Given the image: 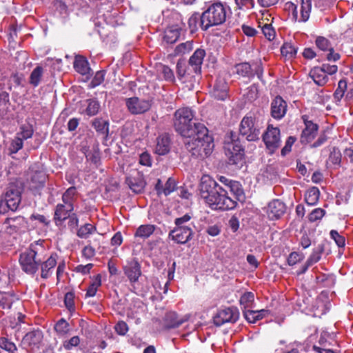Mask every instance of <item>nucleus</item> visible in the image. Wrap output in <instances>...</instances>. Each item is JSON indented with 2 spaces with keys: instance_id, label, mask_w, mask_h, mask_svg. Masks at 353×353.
Masks as SVG:
<instances>
[{
  "instance_id": "nucleus-1",
  "label": "nucleus",
  "mask_w": 353,
  "mask_h": 353,
  "mask_svg": "<svg viewBox=\"0 0 353 353\" xmlns=\"http://www.w3.org/2000/svg\"><path fill=\"white\" fill-rule=\"evenodd\" d=\"M174 126L185 139V147L192 156L205 158L211 154L214 147L213 139L208 134L207 128L196 121L190 108H182L175 112Z\"/></svg>"
},
{
  "instance_id": "nucleus-14",
  "label": "nucleus",
  "mask_w": 353,
  "mask_h": 353,
  "mask_svg": "<svg viewBox=\"0 0 353 353\" xmlns=\"http://www.w3.org/2000/svg\"><path fill=\"white\" fill-rule=\"evenodd\" d=\"M315 43L316 47L322 51H329L327 54V59L330 61H336L339 59L340 54L334 52L331 42L327 38L319 36L316 38Z\"/></svg>"
},
{
  "instance_id": "nucleus-42",
  "label": "nucleus",
  "mask_w": 353,
  "mask_h": 353,
  "mask_svg": "<svg viewBox=\"0 0 353 353\" xmlns=\"http://www.w3.org/2000/svg\"><path fill=\"white\" fill-rule=\"evenodd\" d=\"M192 72L190 65L187 68L185 63L183 60H179L176 63V74L179 78H182L187 75H191Z\"/></svg>"
},
{
  "instance_id": "nucleus-5",
  "label": "nucleus",
  "mask_w": 353,
  "mask_h": 353,
  "mask_svg": "<svg viewBox=\"0 0 353 353\" xmlns=\"http://www.w3.org/2000/svg\"><path fill=\"white\" fill-rule=\"evenodd\" d=\"M223 148L230 164L238 165L243 161L244 150L238 139L227 137Z\"/></svg>"
},
{
  "instance_id": "nucleus-4",
  "label": "nucleus",
  "mask_w": 353,
  "mask_h": 353,
  "mask_svg": "<svg viewBox=\"0 0 353 353\" xmlns=\"http://www.w3.org/2000/svg\"><path fill=\"white\" fill-rule=\"evenodd\" d=\"M240 134L248 141H256L259 139L261 126L254 117L245 116L241 121Z\"/></svg>"
},
{
  "instance_id": "nucleus-63",
  "label": "nucleus",
  "mask_w": 353,
  "mask_h": 353,
  "mask_svg": "<svg viewBox=\"0 0 353 353\" xmlns=\"http://www.w3.org/2000/svg\"><path fill=\"white\" fill-rule=\"evenodd\" d=\"M264 36L269 40L271 41L274 39L275 31L274 28L270 24H265L261 29Z\"/></svg>"
},
{
  "instance_id": "nucleus-16",
  "label": "nucleus",
  "mask_w": 353,
  "mask_h": 353,
  "mask_svg": "<svg viewBox=\"0 0 353 353\" xmlns=\"http://www.w3.org/2000/svg\"><path fill=\"white\" fill-rule=\"evenodd\" d=\"M170 236L172 237L177 243L184 244L192 238V228L186 227L185 228H174L170 232Z\"/></svg>"
},
{
  "instance_id": "nucleus-27",
  "label": "nucleus",
  "mask_w": 353,
  "mask_h": 353,
  "mask_svg": "<svg viewBox=\"0 0 353 353\" xmlns=\"http://www.w3.org/2000/svg\"><path fill=\"white\" fill-rule=\"evenodd\" d=\"M57 265V255L52 254L44 263L41 265V276L43 279H48L52 273V270Z\"/></svg>"
},
{
  "instance_id": "nucleus-10",
  "label": "nucleus",
  "mask_w": 353,
  "mask_h": 353,
  "mask_svg": "<svg viewBox=\"0 0 353 353\" xmlns=\"http://www.w3.org/2000/svg\"><path fill=\"white\" fill-rule=\"evenodd\" d=\"M239 319V312L234 307H227L221 310L214 316L213 321L215 325L221 326L225 323H234Z\"/></svg>"
},
{
  "instance_id": "nucleus-15",
  "label": "nucleus",
  "mask_w": 353,
  "mask_h": 353,
  "mask_svg": "<svg viewBox=\"0 0 353 353\" xmlns=\"http://www.w3.org/2000/svg\"><path fill=\"white\" fill-rule=\"evenodd\" d=\"M285 212V205L279 199L270 201L266 208V213L270 220L279 219Z\"/></svg>"
},
{
  "instance_id": "nucleus-38",
  "label": "nucleus",
  "mask_w": 353,
  "mask_h": 353,
  "mask_svg": "<svg viewBox=\"0 0 353 353\" xmlns=\"http://www.w3.org/2000/svg\"><path fill=\"white\" fill-rule=\"evenodd\" d=\"M179 37L180 32L179 29L170 28L165 31L163 39L168 43H174L179 39Z\"/></svg>"
},
{
  "instance_id": "nucleus-25",
  "label": "nucleus",
  "mask_w": 353,
  "mask_h": 353,
  "mask_svg": "<svg viewBox=\"0 0 353 353\" xmlns=\"http://www.w3.org/2000/svg\"><path fill=\"white\" fill-rule=\"evenodd\" d=\"M46 179V176L43 172H34L31 175L29 188L34 191L39 190L44 186Z\"/></svg>"
},
{
  "instance_id": "nucleus-53",
  "label": "nucleus",
  "mask_w": 353,
  "mask_h": 353,
  "mask_svg": "<svg viewBox=\"0 0 353 353\" xmlns=\"http://www.w3.org/2000/svg\"><path fill=\"white\" fill-rule=\"evenodd\" d=\"M325 214V211L322 208L313 210L308 215V220L310 222H315L321 220Z\"/></svg>"
},
{
  "instance_id": "nucleus-34",
  "label": "nucleus",
  "mask_w": 353,
  "mask_h": 353,
  "mask_svg": "<svg viewBox=\"0 0 353 353\" xmlns=\"http://www.w3.org/2000/svg\"><path fill=\"white\" fill-rule=\"evenodd\" d=\"M228 188L230 192L235 196L236 200L241 201L244 199V192L239 182L235 181H230Z\"/></svg>"
},
{
  "instance_id": "nucleus-26",
  "label": "nucleus",
  "mask_w": 353,
  "mask_h": 353,
  "mask_svg": "<svg viewBox=\"0 0 353 353\" xmlns=\"http://www.w3.org/2000/svg\"><path fill=\"white\" fill-rule=\"evenodd\" d=\"M20 133H17V136L12 140L10 145L8 148V154L19 163L21 162V156H17L18 151L22 148V138L19 137Z\"/></svg>"
},
{
  "instance_id": "nucleus-43",
  "label": "nucleus",
  "mask_w": 353,
  "mask_h": 353,
  "mask_svg": "<svg viewBox=\"0 0 353 353\" xmlns=\"http://www.w3.org/2000/svg\"><path fill=\"white\" fill-rule=\"evenodd\" d=\"M95 230V228L90 224L86 223L82 225L77 231V236L82 239H87L90 234H92Z\"/></svg>"
},
{
  "instance_id": "nucleus-45",
  "label": "nucleus",
  "mask_w": 353,
  "mask_h": 353,
  "mask_svg": "<svg viewBox=\"0 0 353 353\" xmlns=\"http://www.w3.org/2000/svg\"><path fill=\"white\" fill-rule=\"evenodd\" d=\"M101 284V276L97 274L87 290L86 296L92 297L96 294L98 288Z\"/></svg>"
},
{
  "instance_id": "nucleus-49",
  "label": "nucleus",
  "mask_w": 353,
  "mask_h": 353,
  "mask_svg": "<svg viewBox=\"0 0 353 353\" xmlns=\"http://www.w3.org/2000/svg\"><path fill=\"white\" fill-rule=\"evenodd\" d=\"M192 42L187 41L178 45L174 49V54L180 55L189 52L192 49Z\"/></svg>"
},
{
  "instance_id": "nucleus-9",
  "label": "nucleus",
  "mask_w": 353,
  "mask_h": 353,
  "mask_svg": "<svg viewBox=\"0 0 353 353\" xmlns=\"http://www.w3.org/2000/svg\"><path fill=\"white\" fill-rule=\"evenodd\" d=\"M285 8L292 11L293 18L295 21L306 22L310 18L312 9V1L301 0V17L299 19H298L297 7L294 3L292 2H288L285 4Z\"/></svg>"
},
{
  "instance_id": "nucleus-33",
  "label": "nucleus",
  "mask_w": 353,
  "mask_h": 353,
  "mask_svg": "<svg viewBox=\"0 0 353 353\" xmlns=\"http://www.w3.org/2000/svg\"><path fill=\"white\" fill-rule=\"evenodd\" d=\"M320 191L318 188H310L305 194V201L309 205H315L319 199Z\"/></svg>"
},
{
  "instance_id": "nucleus-58",
  "label": "nucleus",
  "mask_w": 353,
  "mask_h": 353,
  "mask_svg": "<svg viewBox=\"0 0 353 353\" xmlns=\"http://www.w3.org/2000/svg\"><path fill=\"white\" fill-rule=\"evenodd\" d=\"M236 7L243 10L252 9L254 6V0H234Z\"/></svg>"
},
{
  "instance_id": "nucleus-56",
  "label": "nucleus",
  "mask_w": 353,
  "mask_h": 353,
  "mask_svg": "<svg viewBox=\"0 0 353 353\" xmlns=\"http://www.w3.org/2000/svg\"><path fill=\"white\" fill-rule=\"evenodd\" d=\"M68 323L64 319H61L54 325V330L59 334H64L68 332Z\"/></svg>"
},
{
  "instance_id": "nucleus-13",
  "label": "nucleus",
  "mask_w": 353,
  "mask_h": 353,
  "mask_svg": "<svg viewBox=\"0 0 353 353\" xmlns=\"http://www.w3.org/2000/svg\"><path fill=\"white\" fill-rule=\"evenodd\" d=\"M37 245L31 244L26 252L23 259V272L27 274H33L38 270V262L35 259L37 254Z\"/></svg>"
},
{
  "instance_id": "nucleus-64",
  "label": "nucleus",
  "mask_w": 353,
  "mask_h": 353,
  "mask_svg": "<svg viewBox=\"0 0 353 353\" xmlns=\"http://www.w3.org/2000/svg\"><path fill=\"white\" fill-rule=\"evenodd\" d=\"M105 71L100 70L96 72L94 78L91 81V84L92 87H96L102 83L105 79Z\"/></svg>"
},
{
  "instance_id": "nucleus-36",
  "label": "nucleus",
  "mask_w": 353,
  "mask_h": 353,
  "mask_svg": "<svg viewBox=\"0 0 353 353\" xmlns=\"http://www.w3.org/2000/svg\"><path fill=\"white\" fill-rule=\"evenodd\" d=\"M323 252L324 245L319 244L317 247L313 250L312 254L310 255L307 260V262L309 263V265H312L313 264L319 261Z\"/></svg>"
},
{
  "instance_id": "nucleus-50",
  "label": "nucleus",
  "mask_w": 353,
  "mask_h": 353,
  "mask_svg": "<svg viewBox=\"0 0 353 353\" xmlns=\"http://www.w3.org/2000/svg\"><path fill=\"white\" fill-rule=\"evenodd\" d=\"M254 300V295L252 292H247L240 298L239 302L245 309L250 307Z\"/></svg>"
},
{
  "instance_id": "nucleus-41",
  "label": "nucleus",
  "mask_w": 353,
  "mask_h": 353,
  "mask_svg": "<svg viewBox=\"0 0 353 353\" xmlns=\"http://www.w3.org/2000/svg\"><path fill=\"white\" fill-rule=\"evenodd\" d=\"M190 31L193 33L198 29L199 25L201 27V14L194 13L189 18L188 21Z\"/></svg>"
},
{
  "instance_id": "nucleus-60",
  "label": "nucleus",
  "mask_w": 353,
  "mask_h": 353,
  "mask_svg": "<svg viewBox=\"0 0 353 353\" xmlns=\"http://www.w3.org/2000/svg\"><path fill=\"white\" fill-rule=\"evenodd\" d=\"M304 259V255L302 253L293 252L290 254L288 258V263L289 265H294L297 263L301 261Z\"/></svg>"
},
{
  "instance_id": "nucleus-48",
  "label": "nucleus",
  "mask_w": 353,
  "mask_h": 353,
  "mask_svg": "<svg viewBox=\"0 0 353 353\" xmlns=\"http://www.w3.org/2000/svg\"><path fill=\"white\" fill-rule=\"evenodd\" d=\"M85 157L88 161L92 162L96 167H98L100 165L101 157L99 150H93L88 151L85 153Z\"/></svg>"
},
{
  "instance_id": "nucleus-29",
  "label": "nucleus",
  "mask_w": 353,
  "mask_h": 353,
  "mask_svg": "<svg viewBox=\"0 0 353 353\" xmlns=\"http://www.w3.org/2000/svg\"><path fill=\"white\" fill-rule=\"evenodd\" d=\"M310 76L314 83L319 85H324L328 80L327 76L319 67H315L310 72Z\"/></svg>"
},
{
  "instance_id": "nucleus-54",
  "label": "nucleus",
  "mask_w": 353,
  "mask_h": 353,
  "mask_svg": "<svg viewBox=\"0 0 353 353\" xmlns=\"http://www.w3.org/2000/svg\"><path fill=\"white\" fill-rule=\"evenodd\" d=\"M347 88V83L345 80H340L338 83V88L334 93V99L340 101L344 96L345 90Z\"/></svg>"
},
{
  "instance_id": "nucleus-62",
  "label": "nucleus",
  "mask_w": 353,
  "mask_h": 353,
  "mask_svg": "<svg viewBox=\"0 0 353 353\" xmlns=\"http://www.w3.org/2000/svg\"><path fill=\"white\" fill-rule=\"evenodd\" d=\"M252 72L254 76L256 74L258 79L262 81L263 74V68L262 66V63L261 61H256L252 63Z\"/></svg>"
},
{
  "instance_id": "nucleus-46",
  "label": "nucleus",
  "mask_w": 353,
  "mask_h": 353,
  "mask_svg": "<svg viewBox=\"0 0 353 353\" xmlns=\"http://www.w3.org/2000/svg\"><path fill=\"white\" fill-rule=\"evenodd\" d=\"M281 52L283 56L291 58L296 55L297 52V48L295 46H294L292 43H285L281 47Z\"/></svg>"
},
{
  "instance_id": "nucleus-55",
  "label": "nucleus",
  "mask_w": 353,
  "mask_h": 353,
  "mask_svg": "<svg viewBox=\"0 0 353 353\" xmlns=\"http://www.w3.org/2000/svg\"><path fill=\"white\" fill-rule=\"evenodd\" d=\"M332 239L334 241L339 248H343L345 245V239L336 230H332L330 232Z\"/></svg>"
},
{
  "instance_id": "nucleus-47",
  "label": "nucleus",
  "mask_w": 353,
  "mask_h": 353,
  "mask_svg": "<svg viewBox=\"0 0 353 353\" xmlns=\"http://www.w3.org/2000/svg\"><path fill=\"white\" fill-rule=\"evenodd\" d=\"M92 125L97 132L102 134H107L108 132V123L107 121L95 119L92 123Z\"/></svg>"
},
{
  "instance_id": "nucleus-40",
  "label": "nucleus",
  "mask_w": 353,
  "mask_h": 353,
  "mask_svg": "<svg viewBox=\"0 0 353 353\" xmlns=\"http://www.w3.org/2000/svg\"><path fill=\"white\" fill-rule=\"evenodd\" d=\"M43 69L41 66L36 67L33 71L32 72L29 83L34 87H37L39 85L41 79L42 78Z\"/></svg>"
},
{
  "instance_id": "nucleus-18",
  "label": "nucleus",
  "mask_w": 353,
  "mask_h": 353,
  "mask_svg": "<svg viewBox=\"0 0 353 353\" xmlns=\"http://www.w3.org/2000/svg\"><path fill=\"white\" fill-rule=\"evenodd\" d=\"M287 111V103L280 97H276L271 103V115L276 119H282Z\"/></svg>"
},
{
  "instance_id": "nucleus-57",
  "label": "nucleus",
  "mask_w": 353,
  "mask_h": 353,
  "mask_svg": "<svg viewBox=\"0 0 353 353\" xmlns=\"http://www.w3.org/2000/svg\"><path fill=\"white\" fill-rule=\"evenodd\" d=\"M0 347L10 352L17 350L15 344L5 337L0 338Z\"/></svg>"
},
{
  "instance_id": "nucleus-7",
  "label": "nucleus",
  "mask_w": 353,
  "mask_h": 353,
  "mask_svg": "<svg viewBox=\"0 0 353 353\" xmlns=\"http://www.w3.org/2000/svg\"><path fill=\"white\" fill-rule=\"evenodd\" d=\"M263 141L271 152H274L281 145L280 130L269 125L262 136Z\"/></svg>"
},
{
  "instance_id": "nucleus-32",
  "label": "nucleus",
  "mask_w": 353,
  "mask_h": 353,
  "mask_svg": "<svg viewBox=\"0 0 353 353\" xmlns=\"http://www.w3.org/2000/svg\"><path fill=\"white\" fill-rule=\"evenodd\" d=\"M155 226L154 225H141L136 230L135 236L141 239H148L154 232Z\"/></svg>"
},
{
  "instance_id": "nucleus-39",
  "label": "nucleus",
  "mask_w": 353,
  "mask_h": 353,
  "mask_svg": "<svg viewBox=\"0 0 353 353\" xmlns=\"http://www.w3.org/2000/svg\"><path fill=\"white\" fill-rule=\"evenodd\" d=\"M6 222L8 224L10 230H12L15 232H18L21 230L22 226V216H9L6 219Z\"/></svg>"
},
{
  "instance_id": "nucleus-11",
  "label": "nucleus",
  "mask_w": 353,
  "mask_h": 353,
  "mask_svg": "<svg viewBox=\"0 0 353 353\" xmlns=\"http://www.w3.org/2000/svg\"><path fill=\"white\" fill-rule=\"evenodd\" d=\"M43 339L42 332L39 330L28 332L23 336V348L27 351H34L40 348Z\"/></svg>"
},
{
  "instance_id": "nucleus-61",
  "label": "nucleus",
  "mask_w": 353,
  "mask_h": 353,
  "mask_svg": "<svg viewBox=\"0 0 353 353\" xmlns=\"http://www.w3.org/2000/svg\"><path fill=\"white\" fill-rule=\"evenodd\" d=\"M256 310H245L243 311V315L245 319L251 323H255L257 321H259L258 315Z\"/></svg>"
},
{
  "instance_id": "nucleus-28",
  "label": "nucleus",
  "mask_w": 353,
  "mask_h": 353,
  "mask_svg": "<svg viewBox=\"0 0 353 353\" xmlns=\"http://www.w3.org/2000/svg\"><path fill=\"white\" fill-rule=\"evenodd\" d=\"M185 321L186 319L179 318L178 314L172 311L167 312L164 317L165 326L168 328L179 327Z\"/></svg>"
},
{
  "instance_id": "nucleus-22",
  "label": "nucleus",
  "mask_w": 353,
  "mask_h": 353,
  "mask_svg": "<svg viewBox=\"0 0 353 353\" xmlns=\"http://www.w3.org/2000/svg\"><path fill=\"white\" fill-rule=\"evenodd\" d=\"M305 128L301 136V142L307 143L312 141L316 137L318 131V125L310 121H305Z\"/></svg>"
},
{
  "instance_id": "nucleus-59",
  "label": "nucleus",
  "mask_w": 353,
  "mask_h": 353,
  "mask_svg": "<svg viewBox=\"0 0 353 353\" xmlns=\"http://www.w3.org/2000/svg\"><path fill=\"white\" fill-rule=\"evenodd\" d=\"M176 182L175 180L170 177L164 185L163 194L165 196H168L176 190Z\"/></svg>"
},
{
  "instance_id": "nucleus-3",
  "label": "nucleus",
  "mask_w": 353,
  "mask_h": 353,
  "mask_svg": "<svg viewBox=\"0 0 353 353\" xmlns=\"http://www.w3.org/2000/svg\"><path fill=\"white\" fill-rule=\"evenodd\" d=\"M229 12L230 8L221 1L210 3L201 14V29L207 30L210 27L224 23Z\"/></svg>"
},
{
  "instance_id": "nucleus-23",
  "label": "nucleus",
  "mask_w": 353,
  "mask_h": 353,
  "mask_svg": "<svg viewBox=\"0 0 353 353\" xmlns=\"http://www.w3.org/2000/svg\"><path fill=\"white\" fill-rule=\"evenodd\" d=\"M8 96V93L6 92L0 93V116L2 118L20 107V103H17V106L11 105L9 102Z\"/></svg>"
},
{
  "instance_id": "nucleus-24",
  "label": "nucleus",
  "mask_w": 353,
  "mask_h": 353,
  "mask_svg": "<svg viewBox=\"0 0 353 353\" xmlns=\"http://www.w3.org/2000/svg\"><path fill=\"white\" fill-rule=\"evenodd\" d=\"M74 209H70L66 208V205L59 203L57 205L54 214V221L57 225H61L64 221H65L70 216V213L73 211Z\"/></svg>"
},
{
  "instance_id": "nucleus-35",
  "label": "nucleus",
  "mask_w": 353,
  "mask_h": 353,
  "mask_svg": "<svg viewBox=\"0 0 353 353\" xmlns=\"http://www.w3.org/2000/svg\"><path fill=\"white\" fill-rule=\"evenodd\" d=\"M237 74L244 77L252 78L254 74L252 72V65L248 63H241L236 66Z\"/></svg>"
},
{
  "instance_id": "nucleus-51",
  "label": "nucleus",
  "mask_w": 353,
  "mask_h": 353,
  "mask_svg": "<svg viewBox=\"0 0 353 353\" xmlns=\"http://www.w3.org/2000/svg\"><path fill=\"white\" fill-rule=\"evenodd\" d=\"M159 72L163 74L165 80L170 82L174 81V74L170 68L165 65H161L159 68Z\"/></svg>"
},
{
  "instance_id": "nucleus-44",
  "label": "nucleus",
  "mask_w": 353,
  "mask_h": 353,
  "mask_svg": "<svg viewBox=\"0 0 353 353\" xmlns=\"http://www.w3.org/2000/svg\"><path fill=\"white\" fill-rule=\"evenodd\" d=\"M328 162L334 166H340L341 162V153L338 148H334L330 152Z\"/></svg>"
},
{
  "instance_id": "nucleus-8",
  "label": "nucleus",
  "mask_w": 353,
  "mask_h": 353,
  "mask_svg": "<svg viewBox=\"0 0 353 353\" xmlns=\"http://www.w3.org/2000/svg\"><path fill=\"white\" fill-rule=\"evenodd\" d=\"M123 271L131 283H137L142 274L141 264L136 258L126 260Z\"/></svg>"
},
{
  "instance_id": "nucleus-2",
  "label": "nucleus",
  "mask_w": 353,
  "mask_h": 353,
  "mask_svg": "<svg viewBox=\"0 0 353 353\" xmlns=\"http://www.w3.org/2000/svg\"><path fill=\"white\" fill-rule=\"evenodd\" d=\"M199 195L212 210H229L236 205V201L228 196V192L208 175L201 179Z\"/></svg>"
},
{
  "instance_id": "nucleus-17",
  "label": "nucleus",
  "mask_w": 353,
  "mask_h": 353,
  "mask_svg": "<svg viewBox=\"0 0 353 353\" xmlns=\"http://www.w3.org/2000/svg\"><path fill=\"white\" fill-rule=\"evenodd\" d=\"M171 148V139L168 134L163 133L159 134L156 139V145L154 152L159 155H165L168 154Z\"/></svg>"
},
{
  "instance_id": "nucleus-31",
  "label": "nucleus",
  "mask_w": 353,
  "mask_h": 353,
  "mask_svg": "<svg viewBox=\"0 0 353 353\" xmlns=\"http://www.w3.org/2000/svg\"><path fill=\"white\" fill-rule=\"evenodd\" d=\"M77 194L76 188L70 187L62 195V204L66 205V208L74 209V201Z\"/></svg>"
},
{
  "instance_id": "nucleus-12",
  "label": "nucleus",
  "mask_w": 353,
  "mask_h": 353,
  "mask_svg": "<svg viewBox=\"0 0 353 353\" xmlns=\"http://www.w3.org/2000/svg\"><path fill=\"white\" fill-rule=\"evenodd\" d=\"M126 105L132 114H138L147 112L151 107V101L132 97L126 99Z\"/></svg>"
},
{
  "instance_id": "nucleus-52",
  "label": "nucleus",
  "mask_w": 353,
  "mask_h": 353,
  "mask_svg": "<svg viewBox=\"0 0 353 353\" xmlns=\"http://www.w3.org/2000/svg\"><path fill=\"white\" fill-rule=\"evenodd\" d=\"M99 108L100 105L97 101L90 99L88 101L85 112L88 116H94L98 113Z\"/></svg>"
},
{
  "instance_id": "nucleus-37",
  "label": "nucleus",
  "mask_w": 353,
  "mask_h": 353,
  "mask_svg": "<svg viewBox=\"0 0 353 353\" xmlns=\"http://www.w3.org/2000/svg\"><path fill=\"white\" fill-rule=\"evenodd\" d=\"M192 216L186 214L181 217L176 218L174 220V223L176 227L174 228H185L186 227H189L190 228H193L194 227L192 222H191Z\"/></svg>"
},
{
  "instance_id": "nucleus-30",
  "label": "nucleus",
  "mask_w": 353,
  "mask_h": 353,
  "mask_svg": "<svg viewBox=\"0 0 353 353\" xmlns=\"http://www.w3.org/2000/svg\"><path fill=\"white\" fill-rule=\"evenodd\" d=\"M74 68L77 72L82 75L88 74L90 70L88 61L81 56H77L75 57Z\"/></svg>"
},
{
  "instance_id": "nucleus-21",
  "label": "nucleus",
  "mask_w": 353,
  "mask_h": 353,
  "mask_svg": "<svg viewBox=\"0 0 353 353\" xmlns=\"http://www.w3.org/2000/svg\"><path fill=\"white\" fill-rule=\"evenodd\" d=\"M228 85L223 78H218L214 85L212 94L213 97L223 101L228 97Z\"/></svg>"
},
{
  "instance_id": "nucleus-6",
  "label": "nucleus",
  "mask_w": 353,
  "mask_h": 353,
  "mask_svg": "<svg viewBox=\"0 0 353 353\" xmlns=\"http://www.w3.org/2000/svg\"><path fill=\"white\" fill-rule=\"evenodd\" d=\"M21 201V191L10 187L3 200L0 201V213L4 214L7 210L14 212L19 208Z\"/></svg>"
},
{
  "instance_id": "nucleus-19",
  "label": "nucleus",
  "mask_w": 353,
  "mask_h": 353,
  "mask_svg": "<svg viewBox=\"0 0 353 353\" xmlns=\"http://www.w3.org/2000/svg\"><path fill=\"white\" fill-rule=\"evenodd\" d=\"M205 56V51L203 49H196L193 54L190 57L188 64L192 70L195 74H200L201 71V65Z\"/></svg>"
},
{
  "instance_id": "nucleus-20",
  "label": "nucleus",
  "mask_w": 353,
  "mask_h": 353,
  "mask_svg": "<svg viewBox=\"0 0 353 353\" xmlns=\"http://www.w3.org/2000/svg\"><path fill=\"white\" fill-rule=\"evenodd\" d=\"M125 182L128 187L135 193H141L145 186V182L143 175L136 172L135 176H128L126 177Z\"/></svg>"
}]
</instances>
